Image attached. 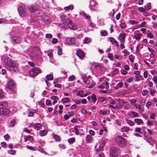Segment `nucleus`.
<instances>
[{
    "instance_id": "nucleus-1",
    "label": "nucleus",
    "mask_w": 157,
    "mask_h": 157,
    "mask_svg": "<svg viewBox=\"0 0 157 157\" xmlns=\"http://www.w3.org/2000/svg\"><path fill=\"white\" fill-rule=\"evenodd\" d=\"M4 62L6 65V67L8 70L13 71H17V64L15 61L11 60L9 58H6Z\"/></svg>"
},
{
    "instance_id": "nucleus-2",
    "label": "nucleus",
    "mask_w": 157,
    "mask_h": 157,
    "mask_svg": "<svg viewBox=\"0 0 157 157\" xmlns=\"http://www.w3.org/2000/svg\"><path fill=\"white\" fill-rule=\"evenodd\" d=\"M66 16L65 15H62L60 16V18L62 21L65 20L64 22L63 21V24L67 25L70 29L75 30L77 29L78 27L77 26L73 23L70 19H66Z\"/></svg>"
},
{
    "instance_id": "nucleus-3",
    "label": "nucleus",
    "mask_w": 157,
    "mask_h": 157,
    "mask_svg": "<svg viewBox=\"0 0 157 157\" xmlns=\"http://www.w3.org/2000/svg\"><path fill=\"white\" fill-rule=\"evenodd\" d=\"M115 140L117 145L120 147H124L127 145V141L121 136H118L115 138Z\"/></svg>"
},
{
    "instance_id": "nucleus-4",
    "label": "nucleus",
    "mask_w": 157,
    "mask_h": 157,
    "mask_svg": "<svg viewBox=\"0 0 157 157\" xmlns=\"http://www.w3.org/2000/svg\"><path fill=\"white\" fill-rule=\"evenodd\" d=\"M7 90L10 91L12 93L15 92L14 88L15 87V84L14 81L12 79H10L7 84Z\"/></svg>"
},
{
    "instance_id": "nucleus-5",
    "label": "nucleus",
    "mask_w": 157,
    "mask_h": 157,
    "mask_svg": "<svg viewBox=\"0 0 157 157\" xmlns=\"http://www.w3.org/2000/svg\"><path fill=\"white\" fill-rule=\"evenodd\" d=\"M120 153V149L117 147H112L110 149V155L111 157H116L119 155Z\"/></svg>"
},
{
    "instance_id": "nucleus-6",
    "label": "nucleus",
    "mask_w": 157,
    "mask_h": 157,
    "mask_svg": "<svg viewBox=\"0 0 157 157\" xmlns=\"http://www.w3.org/2000/svg\"><path fill=\"white\" fill-rule=\"evenodd\" d=\"M41 72L40 68L38 67H34L29 71V74L32 76H36Z\"/></svg>"
},
{
    "instance_id": "nucleus-7",
    "label": "nucleus",
    "mask_w": 157,
    "mask_h": 157,
    "mask_svg": "<svg viewBox=\"0 0 157 157\" xmlns=\"http://www.w3.org/2000/svg\"><path fill=\"white\" fill-rule=\"evenodd\" d=\"M90 10L94 11L98 10V4L96 1L94 0L90 1Z\"/></svg>"
},
{
    "instance_id": "nucleus-8",
    "label": "nucleus",
    "mask_w": 157,
    "mask_h": 157,
    "mask_svg": "<svg viewBox=\"0 0 157 157\" xmlns=\"http://www.w3.org/2000/svg\"><path fill=\"white\" fill-rule=\"evenodd\" d=\"M19 14L22 17L28 15L25 8L23 6L20 7L18 8Z\"/></svg>"
},
{
    "instance_id": "nucleus-9",
    "label": "nucleus",
    "mask_w": 157,
    "mask_h": 157,
    "mask_svg": "<svg viewBox=\"0 0 157 157\" xmlns=\"http://www.w3.org/2000/svg\"><path fill=\"white\" fill-rule=\"evenodd\" d=\"M39 6L36 4L34 5H31L28 7V9L30 11L33 13L39 10Z\"/></svg>"
},
{
    "instance_id": "nucleus-10",
    "label": "nucleus",
    "mask_w": 157,
    "mask_h": 157,
    "mask_svg": "<svg viewBox=\"0 0 157 157\" xmlns=\"http://www.w3.org/2000/svg\"><path fill=\"white\" fill-rule=\"evenodd\" d=\"M9 112L10 111L7 108L2 107L0 109V114L1 115H7L9 114Z\"/></svg>"
},
{
    "instance_id": "nucleus-11",
    "label": "nucleus",
    "mask_w": 157,
    "mask_h": 157,
    "mask_svg": "<svg viewBox=\"0 0 157 157\" xmlns=\"http://www.w3.org/2000/svg\"><path fill=\"white\" fill-rule=\"evenodd\" d=\"M98 88H100L101 89H104L105 88L106 90H108L109 88V83L107 82V81H105V82L102 83L101 85L98 86Z\"/></svg>"
},
{
    "instance_id": "nucleus-12",
    "label": "nucleus",
    "mask_w": 157,
    "mask_h": 157,
    "mask_svg": "<svg viewBox=\"0 0 157 157\" xmlns=\"http://www.w3.org/2000/svg\"><path fill=\"white\" fill-rule=\"evenodd\" d=\"M85 83L86 84L87 87L89 88L93 87L95 85V83L92 80H87Z\"/></svg>"
},
{
    "instance_id": "nucleus-13",
    "label": "nucleus",
    "mask_w": 157,
    "mask_h": 157,
    "mask_svg": "<svg viewBox=\"0 0 157 157\" xmlns=\"http://www.w3.org/2000/svg\"><path fill=\"white\" fill-rule=\"evenodd\" d=\"M126 34L125 33H120L119 35L118 39H119L121 43H124L125 40Z\"/></svg>"
},
{
    "instance_id": "nucleus-14",
    "label": "nucleus",
    "mask_w": 157,
    "mask_h": 157,
    "mask_svg": "<svg viewBox=\"0 0 157 157\" xmlns=\"http://www.w3.org/2000/svg\"><path fill=\"white\" fill-rule=\"evenodd\" d=\"M77 55L78 57L81 59H82L85 56L84 53L80 49L77 50Z\"/></svg>"
},
{
    "instance_id": "nucleus-15",
    "label": "nucleus",
    "mask_w": 157,
    "mask_h": 157,
    "mask_svg": "<svg viewBox=\"0 0 157 157\" xmlns=\"http://www.w3.org/2000/svg\"><path fill=\"white\" fill-rule=\"evenodd\" d=\"M13 42L15 43H19L21 41V39L17 36H13L12 38Z\"/></svg>"
},
{
    "instance_id": "nucleus-16",
    "label": "nucleus",
    "mask_w": 157,
    "mask_h": 157,
    "mask_svg": "<svg viewBox=\"0 0 157 157\" xmlns=\"http://www.w3.org/2000/svg\"><path fill=\"white\" fill-rule=\"evenodd\" d=\"M129 115L131 118H134L138 117V113L134 111H131L129 112Z\"/></svg>"
},
{
    "instance_id": "nucleus-17",
    "label": "nucleus",
    "mask_w": 157,
    "mask_h": 157,
    "mask_svg": "<svg viewBox=\"0 0 157 157\" xmlns=\"http://www.w3.org/2000/svg\"><path fill=\"white\" fill-rule=\"evenodd\" d=\"M105 144V142L104 141H102L101 142L98 148L96 150V152H98L101 151L103 149Z\"/></svg>"
},
{
    "instance_id": "nucleus-18",
    "label": "nucleus",
    "mask_w": 157,
    "mask_h": 157,
    "mask_svg": "<svg viewBox=\"0 0 157 157\" xmlns=\"http://www.w3.org/2000/svg\"><path fill=\"white\" fill-rule=\"evenodd\" d=\"M109 39L110 41L113 44H115V46H118L119 44L118 42L115 39L113 38L112 37H110L109 38Z\"/></svg>"
},
{
    "instance_id": "nucleus-19",
    "label": "nucleus",
    "mask_w": 157,
    "mask_h": 157,
    "mask_svg": "<svg viewBox=\"0 0 157 157\" xmlns=\"http://www.w3.org/2000/svg\"><path fill=\"white\" fill-rule=\"evenodd\" d=\"M50 99L51 100H53L52 104L54 105L56 104L57 102L59 100L58 97L55 96H51L50 97Z\"/></svg>"
},
{
    "instance_id": "nucleus-20",
    "label": "nucleus",
    "mask_w": 157,
    "mask_h": 157,
    "mask_svg": "<svg viewBox=\"0 0 157 157\" xmlns=\"http://www.w3.org/2000/svg\"><path fill=\"white\" fill-rule=\"evenodd\" d=\"M123 85V84L122 82H120L118 83L116 86H115L114 88L115 90H117L121 88L122 87Z\"/></svg>"
},
{
    "instance_id": "nucleus-21",
    "label": "nucleus",
    "mask_w": 157,
    "mask_h": 157,
    "mask_svg": "<svg viewBox=\"0 0 157 157\" xmlns=\"http://www.w3.org/2000/svg\"><path fill=\"white\" fill-rule=\"evenodd\" d=\"M48 133V131L46 129L40 130L39 132V135L41 136H45Z\"/></svg>"
},
{
    "instance_id": "nucleus-22",
    "label": "nucleus",
    "mask_w": 157,
    "mask_h": 157,
    "mask_svg": "<svg viewBox=\"0 0 157 157\" xmlns=\"http://www.w3.org/2000/svg\"><path fill=\"white\" fill-rule=\"evenodd\" d=\"M86 140L87 143H90L92 140V137L90 135H87L86 137Z\"/></svg>"
},
{
    "instance_id": "nucleus-23",
    "label": "nucleus",
    "mask_w": 157,
    "mask_h": 157,
    "mask_svg": "<svg viewBox=\"0 0 157 157\" xmlns=\"http://www.w3.org/2000/svg\"><path fill=\"white\" fill-rule=\"evenodd\" d=\"M80 14L84 17L86 19L90 20V17L88 15H86V14L84 12H81L80 13Z\"/></svg>"
},
{
    "instance_id": "nucleus-24",
    "label": "nucleus",
    "mask_w": 157,
    "mask_h": 157,
    "mask_svg": "<svg viewBox=\"0 0 157 157\" xmlns=\"http://www.w3.org/2000/svg\"><path fill=\"white\" fill-rule=\"evenodd\" d=\"M130 128L127 127H124L121 128L120 129V131L122 132H127L129 131Z\"/></svg>"
},
{
    "instance_id": "nucleus-25",
    "label": "nucleus",
    "mask_w": 157,
    "mask_h": 157,
    "mask_svg": "<svg viewBox=\"0 0 157 157\" xmlns=\"http://www.w3.org/2000/svg\"><path fill=\"white\" fill-rule=\"evenodd\" d=\"M125 121L129 125L132 126L134 125V123L131 120L126 119H125Z\"/></svg>"
},
{
    "instance_id": "nucleus-26",
    "label": "nucleus",
    "mask_w": 157,
    "mask_h": 157,
    "mask_svg": "<svg viewBox=\"0 0 157 157\" xmlns=\"http://www.w3.org/2000/svg\"><path fill=\"white\" fill-rule=\"evenodd\" d=\"M80 128V126L78 125L75 126L74 127V128L75 131V133L77 135H78L79 134L78 129Z\"/></svg>"
},
{
    "instance_id": "nucleus-27",
    "label": "nucleus",
    "mask_w": 157,
    "mask_h": 157,
    "mask_svg": "<svg viewBox=\"0 0 157 157\" xmlns=\"http://www.w3.org/2000/svg\"><path fill=\"white\" fill-rule=\"evenodd\" d=\"M33 140V138L32 136L29 135L26 136L25 139L24 141L25 142H26L27 141H32Z\"/></svg>"
},
{
    "instance_id": "nucleus-28",
    "label": "nucleus",
    "mask_w": 157,
    "mask_h": 157,
    "mask_svg": "<svg viewBox=\"0 0 157 157\" xmlns=\"http://www.w3.org/2000/svg\"><path fill=\"white\" fill-rule=\"evenodd\" d=\"M134 121L138 124H143L144 122L143 121L142 119L138 118L135 119H134Z\"/></svg>"
},
{
    "instance_id": "nucleus-29",
    "label": "nucleus",
    "mask_w": 157,
    "mask_h": 157,
    "mask_svg": "<svg viewBox=\"0 0 157 157\" xmlns=\"http://www.w3.org/2000/svg\"><path fill=\"white\" fill-rule=\"evenodd\" d=\"M77 95L81 97H84V94L82 90H80L77 94Z\"/></svg>"
},
{
    "instance_id": "nucleus-30",
    "label": "nucleus",
    "mask_w": 157,
    "mask_h": 157,
    "mask_svg": "<svg viewBox=\"0 0 157 157\" xmlns=\"http://www.w3.org/2000/svg\"><path fill=\"white\" fill-rule=\"evenodd\" d=\"M70 101V99L68 98H63L62 101L63 103H68Z\"/></svg>"
},
{
    "instance_id": "nucleus-31",
    "label": "nucleus",
    "mask_w": 157,
    "mask_h": 157,
    "mask_svg": "<svg viewBox=\"0 0 157 157\" xmlns=\"http://www.w3.org/2000/svg\"><path fill=\"white\" fill-rule=\"evenodd\" d=\"M34 125V128H35V129H37L38 130H39L40 128H41L42 125L41 124L39 123L35 124Z\"/></svg>"
},
{
    "instance_id": "nucleus-32",
    "label": "nucleus",
    "mask_w": 157,
    "mask_h": 157,
    "mask_svg": "<svg viewBox=\"0 0 157 157\" xmlns=\"http://www.w3.org/2000/svg\"><path fill=\"white\" fill-rule=\"evenodd\" d=\"M15 124V121L14 119H12L10 121V122L9 123V126L10 127H12Z\"/></svg>"
},
{
    "instance_id": "nucleus-33",
    "label": "nucleus",
    "mask_w": 157,
    "mask_h": 157,
    "mask_svg": "<svg viewBox=\"0 0 157 157\" xmlns=\"http://www.w3.org/2000/svg\"><path fill=\"white\" fill-rule=\"evenodd\" d=\"M74 6L73 5H71L68 6H66L64 8V9L65 10H72L73 9Z\"/></svg>"
},
{
    "instance_id": "nucleus-34",
    "label": "nucleus",
    "mask_w": 157,
    "mask_h": 157,
    "mask_svg": "<svg viewBox=\"0 0 157 157\" xmlns=\"http://www.w3.org/2000/svg\"><path fill=\"white\" fill-rule=\"evenodd\" d=\"M129 105V103L128 102L124 101L121 105H123L125 109H127V107Z\"/></svg>"
},
{
    "instance_id": "nucleus-35",
    "label": "nucleus",
    "mask_w": 157,
    "mask_h": 157,
    "mask_svg": "<svg viewBox=\"0 0 157 157\" xmlns=\"http://www.w3.org/2000/svg\"><path fill=\"white\" fill-rule=\"evenodd\" d=\"M53 136L56 141L59 142L60 141V138L59 136L56 135H54Z\"/></svg>"
},
{
    "instance_id": "nucleus-36",
    "label": "nucleus",
    "mask_w": 157,
    "mask_h": 157,
    "mask_svg": "<svg viewBox=\"0 0 157 157\" xmlns=\"http://www.w3.org/2000/svg\"><path fill=\"white\" fill-rule=\"evenodd\" d=\"M67 140L69 144H71L75 142V137H72L68 139Z\"/></svg>"
},
{
    "instance_id": "nucleus-37",
    "label": "nucleus",
    "mask_w": 157,
    "mask_h": 157,
    "mask_svg": "<svg viewBox=\"0 0 157 157\" xmlns=\"http://www.w3.org/2000/svg\"><path fill=\"white\" fill-rule=\"evenodd\" d=\"M134 37L136 40H139L140 39V35L139 34H135L134 36Z\"/></svg>"
},
{
    "instance_id": "nucleus-38",
    "label": "nucleus",
    "mask_w": 157,
    "mask_h": 157,
    "mask_svg": "<svg viewBox=\"0 0 157 157\" xmlns=\"http://www.w3.org/2000/svg\"><path fill=\"white\" fill-rule=\"evenodd\" d=\"M91 98L92 100L94 103H95L97 101V98L96 95L94 94H92L91 96Z\"/></svg>"
},
{
    "instance_id": "nucleus-39",
    "label": "nucleus",
    "mask_w": 157,
    "mask_h": 157,
    "mask_svg": "<svg viewBox=\"0 0 157 157\" xmlns=\"http://www.w3.org/2000/svg\"><path fill=\"white\" fill-rule=\"evenodd\" d=\"M46 78L48 80H51L53 79V75L51 74H49L47 75Z\"/></svg>"
},
{
    "instance_id": "nucleus-40",
    "label": "nucleus",
    "mask_w": 157,
    "mask_h": 157,
    "mask_svg": "<svg viewBox=\"0 0 157 157\" xmlns=\"http://www.w3.org/2000/svg\"><path fill=\"white\" fill-rule=\"evenodd\" d=\"M68 40L70 41L71 44H75L76 43V40L74 38H70Z\"/></svg>"
},
{
    "instance_id": "nucleus-41",
    "label": "nucleus",
    "mask_w": 157,
    "mask_h": 157,
    "mask_svg": "<svg viewBox=\"0 0 157 157\" xmlns=\"http://www.w3.org/2000/svg\"><path fill=\"white\" fill-rule=\"evenodd\" d=\"M129 23L131 25H133L134 24H137L138 23V22L136 21L130 20L129 21Z\"/></svg>"
},
{
    "instance_id": "nucleus-42",
    "label": "nucleus",
    "mask_w": 157,
    "mask_h": 157,
    "mask_svg": "<svg viewBox=\"0 0 157 157\" xmlns=\"http://www.w3.org/2000/svg\"><path fill=\"white\" fill-rule=\"evenodd\" d=\"M149 90H150V93L151 95L152 96H154L155 93V91L154 90H153L151 88H150L149 89Z\"/></svg>"
},
{
    "instance_id": "nucleus-43",
    "label": "nucleus",
    "mask_w": 157,
    "mask_h": 157,
    "mask_svg": "<svg viewBox=\"0 0 157 157\" xmlns=\"http://www.w3.org/2000/svg\"><path fill=\"white\" fill-rule=\"evenodd\" d=\"M58 48V54L59 55H61L62 54V49L59 47H57Z\"/></svg>"
},
{
    "instance_id": "nucleus-44",
    "label": "nucleus",
    "mask_w": 157,
    "mask_h": 157,
    "mask_svg": "<svg viewBox=\"0 0 157 157\" xmlns=\"http://www.w3.org/2000/svg\"><path fill=\"white\" fill-rule=\"evenodd\" d=\"M114 58L117 59L121 60L122 59V57L120 55H115L114 56Z\"/></svg>"
},
{
    "instance_id": "nucleus-45",
    "label": "nucleus",
    "mask_w": 157,
    "mask_h": 157,
    "mask_svg": "<svg viewBox=\"0 0 157 157\" xmlns=\"http://www.w3.org/2000/svg\"><path fill=\"white\" fill-rule=\"evenodd\" d=\"M99 113L101 115H105L107 114V112L106 111L102 110H101L99 111Z\"/></svg>"
},
{
    "instance_id": "nucleus-46",
    "label": "nucleus",
    "mask_w": 157,
    "mask_h": 157,
    "mask_svg": "<svg viewBox=\"0 0 157 157\" xmlns=\"http://www.w3.org/2000/svg\"><path fill=\"white\" fill-rule=\"evenodd\" d=\"M122 52L124 53V56H128L129 54V52L126 49H124Z\"/></svg>"
},
{
    "instance_id": "nucleus-47",
    "label": "nucleus",
    "mask_w": 157,
    "mask_h": 157,
    "mask_svg": "<svg viewBox=\"0 0 157 157\" xmlns=\"http://www.w3.org/2000/svg\"><path fill=\"white\" fill-rule=\"evenodd\" d=\"M91 41V39L90 38H86L84 40V42L86 44H88Z\"/></svg>"
},
{
    "instance_id": "nucleus-48",
    "label": "nucleus",
    "mask_w": 157,
    "mask_h": 157,
    "mask_svg": "<svg viewBox=\"0 0 157 157\" xmlns=\"http://www.w3.org/2000/svg\"><path fill=\"white\" fill-rule=\"evenodd\" d=\"M129 101L131 105H136L135 104L136 103V100L135 99H132L130 100Z\"/></svg>"
},
{
    "instance_id": "nucleus-49",
    "label": "nucleus",
    "mask_w": 157,
    "mask_h": 157,
    "mask_svg": "<svg viewBox=\"0 0 157 157\" xmlns=\"http://www.w3.org/2000/svg\"><path fill=\"white\" fill-rule=\"evenodd\" d=\"M100 33L102 36H106L107 34V32L104 30L101 31Z\"/></svg>"
},
{
    "instance_id": "nucleus-50",
    "label": "nucleus",
    "mask_w": 157,
    "mask_h": 157,
    "mask_svg": "<svg viewBox=\"0 0 157 157\" xmlns=\"http://www.w3.org/2000/svg\"><path fill=\"white\" fill-rule=\"evenodd\" d=\"M148 91L147 90H144L142 92V94L143 96H145L148 94Z\"/></svg>"
},
{
    "instance_id": "nucleus-51",
    "label": "nucleus",
    "mask_w": 157,
    "mask_h": 157,
    "mask_svg": "<svg viewBox=\"0 0 157 157\" xmlns=\"http://www.w3.org/2000/svg\"><path fill=\"white\" fill-rule=\"evenodd\" d=\"M129 59L131 62L133 63L134 60V57L132 55H130L129 56Z\"/></svg>"
},
{
    "instance_id": "nucleus-52",
    "label": "nucleus",
    "mask_w": 157,
    "mask_h": 157,
    "mask_svg": "<svg viewBox=\"0 0 157 157\" xmlns=\"http://www.w3.org/2000/svg\"><path fill=\"white\" fill-rule=\"evenodd\" d=\"M45 37L46 38L50 39L52 38V35L50 33H47L45 35Z\"/></svg>"
},
{
    "instance_id": "nucleus-53",
    "label": "nucleus",
    "mask_w": 157,
    "mask_h": 157,
    "mask_svg": "<svg viewBox=\"0 0 157 157\" xmlns=\"http://www.w3.org/2000/svg\"><path fill=\"white\" fill-rule=\"evenodd\" d=\"M126 27V25L125 23H122L120 24V27L122 29H125Z\"/></svg>"
},
{
    "instance_id": "nucleus-54",
    "label": "nucleus",
    "mask_w": 157,
    "mask_h": 157,
    "mask_svg": "<svg viewBox=\"0 0 157 157\" xmlns=\"http://www.w3.org/2000/svg\"><path fill=\"white\" fill-rule=\"evenodd\" d=\"M135 132H138L140 134H142V132L141 131V128H136L134 130Z\"/></svg>"
},
{
    "instance_id": "nucleus-55",
    "label": "nucleus",
    "mask_w": 157,
    "mask_h": 157,
    "mask_svg": "<svg viewBox=\"0 0 157 157\" xmlns=\"http://www.w3.org/2000/svg\"><path fill=\"white\" fill-rule=\"evenodd\" d=\"M108 57L111 60H113L114 59L113 58V56L112 54L110 53L108 54Z\"/></svg>"
},
{
    "instance_id": "nucleus-56",
    "label": "nucleus",
    "mask_w": 157,
    "mask_h": 157,
    "mask_svg": "<svg viewBox=\"0 0 157 157\" xmlns=\"http://www.w3.org/2000/svg\"><path fill=\"white\" fill-rule=\"evenodd\" d=\"M151 145H153L155 143V142L152 139V138H151V140H149L147 141Z\"/></svg>"
},
{
    "instance_id": "nucleus-57",
    "label": "nucleus",
    "mask_w": 157,
    "mask_h": 157,
    "mask_svg": "<svg viewBox=\"0 0 157 157\" xmlns=\"http://www.w3.org/2000/svg\"><path fill=\"white\" fill-rule=\"evenodd\" d=\"M46 104L47 105L50 106L52 105L51 101L49 99H47L46 101Z\"/></svg>"
},
{
    "instance_id": "nucleus-58",
    "label": "nucleus",
    "mask_w": 157,
    "mask_h": 157,
    "mask_svg": "<svg viewBox=\"0 0 157 157\" xmlns=\"http://www.w3.org/2000/svg\"><path fill=\"white\" fill-rule=\"evenodd\" d=\"M4 97V94L2 89H0V100L2 99Z\"/></svg>"
},
{
    "instance_id": "nucleus-59",
    "label": "nucleus",
    "mask_w": 157,
    "mask_h": 157,
    "mask_svg": "<svg viewBox=\"0 0 157 157\" xmlns=\"http://www.w3.org/2000/svg\"><path fill=\"white\" fill-rule=\"evenodd\" d=\"M145 8L148 10H149L151 9V4L148 3L145 6Z\"/></svg>"
},
{
    "instance_id": "nucleus-60",
    "label": "nucleus",
    "mask_w": 157,
    "mask_h": 157,
    "mask_svg": "<svg viewBox=\"0 0 157 157\" xmlns=\"http://www.w3.org/2000/svg\"><path fill=\"white\" fill-rule=\"evenodd\" d=\"M48 55L49 56L50 59H52L53 58V56L52 54L51 53V52L50 51H48Z\"/></svg>"
},
{
    "instance_id": "nucleus-61",
    "label": "nucleus",
    "mask_w": 157,
    "mask_h": 157,
    "mask_svg": "<svg viewBox=\"0 0 157 157\" xmlns=\"http://www.w3.org/2000/svg\"><path fill=\"white\" fill-rule=\"evenodd\" d=\"M75 77L74 75H72L70 76L69 78V81H72L74 80Z\"/></svg>"
},
{
    "instance_id": "nucleus-62",
    "label": "nucleus",
    "mask_w": 157,
    "mask_h": 157,
    "mask_svg": "<svg viewBox=\"0 0 157 157\" xmlns=\"http://www.w3.org/2000/svg\"><path fill=\"white\" fill-rule=\"evenodd\" d=\"M151 105V102L150 101H147L146 103V106L148 109L149 108V106Z\"/></svg>"
},
{
    "instance_id": "nucleus-63",
    "label": "nucleus",
    "mask_w": 157,
    "mask_h": 157,
    "mask_svg": "<svg viewBox=\"0 0 157 157\" xmlns=\"http://www.w3.org/2000/svg\"><path fill=\"white\" fill-rule=\"evenodd\" d=\"M58 41V40L56 38H53L52 40V43L53 44H56Z\"/></svg>"
},
{
    "instance_id": "nucleus-64",
    "label": "nucleus",
    "mask_w": 157,
    "mask_h": 157,
    "mask_svg": "<svg viewBox=\"0 0 157 157\" xmlns=\"http://www.w3.org/2000/svg\"><path fill=\"white\" fill-rule=\"evenodd\" d=\"M38 104L43 107L44 106V104L42 101H40L38 102Z\"/></svg>"
}]
</instances>
